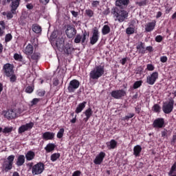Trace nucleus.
<instances>
[{"instance_id": "1", "label": "nucleus", "mask_w": 176, "mask_h": 176, "mask_svg": "<svg viewBox=\"0 0 176 176\" xmlns=\"http://www.w3.org/2000/svg\"><path fill=\"white\" fill-rule=\"evenodd\" d=\"M111 14H113L115 21L118 23H123L129 17V12L124 10H120L118 7L111 9Z\"/></svg>"}, {"instance_id": "2", "label": "nucleus", "mask_w": 176, "mask_h": 176, "mask_svg": "<svg viewBox=\"0 0 176 176\" xmlns=\"http://www.w3.org/2000/svg\"><path fill=\"white\" fill-rule=\"evenodd\" d=\"M105 74V68L103 65L96 66L89 73L91 79L97 80Z\"/></svg>"}, {"instance_id": "3", "label": "nucleus", "mask_w": 176, "mask_h": 176, "mask_svg": "<svg viewBox=\"0 0 176 176\" xmlns=\"http://www.w3.org/2000/svg\"><path fill=\"white\" fill-rule=\"evenodd\" d=\"M14 155H11L7 157V160H5L3 163V170L5 173L10 171L13 168V162L14 161Z\"/></svg>"}, {"instance_id": "4", "label": "nucleus", "mask_w": 176, "mask_h": 176, "mask_svg": "<svg viewBox=\"0 0 176 176\" xmlns=\"http://www.w3.org/2000/svg\"><path fill=\"white\" fill-rule=\"evenodd\" d=\"M45 171V164L38 162L34 165L32 168V175H39Z\"/></svg>"}, {"instance_id": "5", "label": "nucleus", "mask_w": 176, "mask_h": 176, "mask_svg": "<svg viewBox=\"0 0 176 176\" xmlns=\"http://www.w3.org/2000/svg\"><path fill=\"white\" fill-rule=\"evenodd\" d=\"M80 86V82L76 79L71 80L67 87V90L69 93H75V91L79 89Z\"/></svg>"}, {"instance_id": "6", "label": "nucleus", "mask_w": 176, "mask_h": 176, "mask_svg": "<svg viewBox=\"0 0 176 176\" xmlns=\"http://www.w3.org/2000/svg\"><path fill=\"white\" fill-rule=\"evenodd\" d=\"M126 94L127 93L124 89L114 90L111 93V97H113V98H116V100H120L122 97H124Z\"/></svg>"}, {"instance_id": "7", "label": "nucleus", "mask_w": 176, "mask_h": 176, "mask_svg": "<svg viewBox=\"0 0 176 176\" xmlns=\"http://www.w3.org/2000/svg\"><path fill=\"white\" fill-rule=\"evenodd\" d=\"M159 78V73L157 72H153L151 74L147 76L146 83L148 85H153L156 82V80Z\"/></svg>"}, {"instance_id": "8", "label": "nucleus", "mask_w": 176, "mask_h": 176, "mask_svg": "<svg viewBox=\"0 0 176 176\" xmlns=\"http://www.w3.org/2000/svg\"><path fill=\"white\" fill-rule=\"evenodd\" d=\"M100 38V32H98V28H94L92 32V36L90 38L91 45H96L98 42Z\"/></svg>"}, {"instance_id": "9", "label": "nucleus", "mask_w": 176, "mask_h": 176, "mask_svg": "<svg viewBox=\"0 0 176 176\" xmlns=\"http://www.w3.org/2000/svg\"><path fill=\"white\" fill-rule=\"evenodd\" d=\"M174 109V100H171L168 103H165L162 107L164 113H171Z\"/></svg>"}, {"instance_id": "10", "label": "nucleus", "mask_w": 176, "mask_h": 176, "mask_svg": "<svg viewBox=\"0 0 176 176\" xmlns=\"http://www.w3.org/2000/svg\"><path fill=\"white\" fill-rule=\"evenodd\" d=\"M13 65L10 63H6L3 67V71L6 76H10L12 74H14V70H13Z\"/></svg>"}, {"instance_id": "11", "label": "nucleus", "mask_w": 176, "mask_h": 176, "mask_svg": "<svg viewBox=\"0 0 176 176\" xmlns=\"http://www.w3.org/2000/svg\"><path fill=\"white\" fill-rule=\"evenodd\" d=\"M34 122H30L29 123L21 126L18 129L19 134H23V133H25V131L31 130V129L34 127Z\"/></svg>"}, {"instance_id": "12", "label": "nucleus", "mask_w": 176, "mask_h": 176, "mask_svg": "<svg viewBox=\"0 0 176 176\" xmlns=\"http://www.w3.org/2000/svg\"><path fill=\"white\" fill-rule=\"evenodd\" d=\"M89 38V34H87V32L85 31L82 34V36L80 34H77L76 36V38L74 39V43H85L86 42V39Z\"/></svg>"}, {"instance_id": "13", "label": "nucleus", "mask_w": 176, "mask_h": 176, "mask_svg": "<svg viewBox=\"0 0 176 176\" xmlns=\"http://www.w3.org/2000/svg\"><path fill=\"white\" fill-rule=\"evenodd\" d=\"M7 3H10L11 12L13 14H16V10L17 8L20 6V0H5Z\"/></svg>"}, {"instance_id": "14", "label": "nucleus", "mask_w": 176, "mask_h": 176, "mask_svg": "<svg viewBox=\"0 0 176 176\" xmlns=\"http://www.w3.org/2000/svg\"><path fill=\"white\" fill-rule=\"evenodd\" d=\"M66 35L67 38H69L70 39L74 38L76 35V29L72 26H67V28L65 31Z\"/></svg>"}, {"instance_id": "15", "label": "nucleus", "mask_w": 176, "mask_h": 176, "mask_svg": "<svg viewBox=\"0 0 176 176\" xmlns=\"http://www.w3.org/2000/svg\"><path fill=\"white\" fill-rule=\"evenodd\" d=\"M3 113L6 119H15V118H17L16 110H8L7 111H3Z\"/></svg>"}, {"instance_id": "16", "label": "nucleus", "mask_w": 176, "mask_h": 176, "mask_svg": "<svg viewBox=\"0 0 176 176\" xmlns=\"http://www.w3.org/2000/svg\"><path fill=\"white\" fill-rule=\"evenodd\" d=\"M163 126H164V119L163 118H157L153 123V126L155 129H162Z\"/></svg>"}, {"instance_id": "17", "label": "nucleus", "mask_w": 176, "mask_h": 176, "mask_svg": "<svg viewBox=\"0 0 176 176\" xmlns=\"http://www.w3.org/2000/svg\"><path fill=\"white\" fill-rule=\"evenodd\" d=\"M104 157H105V153L100 152L99 155H98L95 160H94V163L95 164H101L104 160Z\"/></svg>"}, {"instance_id": "18", "label": "nucleus", "mask_w": 176, "mask_h": 176, "mask_svg": "<svg viewBox=\"0 0 176 176\" xmlns=\"http://www.w3.org/2000/svg\"><path fill=\"white\" fill-rule=\"evenodd\" d=\"M130 2V0H116V6H118V8H121L123 9V8H126L127 5H129Z\"/></svg>"}, {"instance_id": "19", "label": "nucleus", "mask_w": 176, "mask_h": 176, "mask_svg": "<svg viewBox=\"0 0 176 176\" xmlns=\"http://www.w3.org/2000/svg\"><path fill=\"white\" fill-rule=\"evenodd\" d=\"M155 25H156L155 21L148 23L145 26V31H146V32H151V31H153V30H155Z\"/></svg>"}, {"instance_id": "20", "label": "nucleus", "mask_w": 176, "mask_h": 176, "mask_svg": "<svg viewBox=\"0 0 176 176\" xmlns=\"http://www.w3.org/2000/svg\"><path fill=\"white\" fill-rule=\"evenodd\" d=\"M23 53L27 56H31L34 53V46L31 44H28L23 50Z\"/></svg>"}, {"instance_id": "21", "label": "nucleus", "mask_w": 176, "mask_h": 176, "mask_svg": "<svg viewBox=\"0 0 176 176\" xmlns=\"http://www.w3.org/2000/svg\"><path fill=\"white\" fill-rule=\"evenodd\" d=\"M84 115H85L86 118L83 119L84 122H87L93 116V110L91 108H88L85 112H83Z\"/></svg>"}, {"instance_id": "22", "label": "nucleus", "mask_w": 176, "mask_h": 176, "mask_svg": "<svg viewBox=\"0 0 176 176\" xmlns=\"http://www.w3.org/2000/svg\"><path fill=\"white\" fill-rule=\"evenodd\" d=\"M24 163H25V157L23 155H19L17 157L16 162L17 167H21V166H23Z\"/></svg>"}, {"instance_id": "23", "label": "nucleus", "mask_w": 176, "mask_h": 176, "mask_svg": "<svg viewBox=\"0 0 176 176\" xmlns=\"http://www.w3.org/2000/svg\"><path fill=\"white\" fill-rule=\"evenodd\" d=\"M54 135L55 134L53 132H45L43 133V139L49 141V140H53Z\"/></svg>"}, {"instance_id": "24", "label": "nucleus", "mask_w": 176, "mask_h": 176, "mask_svg": "<svg viewBox=\"0 0 176 176\" xmlns=\"http://www.w3.org/2000/svg\"><path fill=\"white\" fill-rule=\"evenodd\" d=\"M87 104V102H82L78 104V105L77 106V107L75 110V113H80V112H82V111H83V109H85V108H86Z\"/></svg>"}, {"instance_id": "25", "label": "nucleus", "mask_w": 176, "mask_h": 176, "mask_svg": "<svg viewBox=\"0 0 176 176\" xmlns=\"http://www.w3.org/2000/svg\"><path fill=\"white\" fill-rule=\"evenodd\" d=\"M63 52L65 53V54H71L72 52H74V47H72V45L69 43L66 44L63 49Z\"/></svg>"}, {"instance_id": "26", "label": "nucleus", "mask_w": 176, "mask_h": 176, "mask_svg": "<svg viewBox=\"0 0 176 176\" xmlns=\"http://www.w3.org/2000/svg\"><path fill=\"white\" fill-rule=\"evenodd\" d=\"M55 45H56L57 49H58L59 50H61L63 49V47L64 46V38H58L56 39Z\"/></svg>"}, {"instance_id": "27", "label": "nucleus", "mask_w": 176, "mask_h": 176, "mask_svg": "<svg viewBox=\"0 0 176 176\" xmlns=\"http://www.w3.org/2000/svg\"><path fill=\"white\" fill-rule=\"evenodd\" d=\"M108 149H115L118 145V142L115 140H111L110 142L106 143Z\"/></svg>"}, {"instance_id": "28", "label": "nucleus", "mask_w": 176, "mask_h": 176, "mask_svg": "<svg viewBox=\"0 0 176 176\" xmlns=\"http://www.w3.org/2000/svg\"><path fill=\"white\" fill-rule=\"evenodd\" d=\"M136 48H137V50H138L139 54H144V53H145V46L144 45L142 42H140L138 44Z\"/></svg>"}, {"instance_id": "29", "label": "nucleus", "mask_w": 176, "mask_h": 176, "mask_svg": "<svg viewBox=\"0 0 176 176\" xmlns=\"http://www.w3.org/2000/svg\"><path fill=\"white\" fill-rule=\"evenodd\" d=\"M34 157H35V153L32 151H29L25 154V158H26V160H28V162L34 160Z\"/></svg>"}, {"instance_id": "30", "label": "nucleus", "mask_w": 176, "mask_h": 176, "mask_svg": "<svg viewBox=\"0 0 176 176\" xmlns=\"http://www.w3.org/2000/svg\"><path fill=\"white\" fill-rule=\"evenodd\" d=\"M141 151H142V148L140 145H136L133 148V155L135 157H138L140 156V153H141Z\"/></svg>"}, {"instance_id": "31", "label": "nucleus", "mask_w": 176, "mask_h": 176, "mask_svg": "<svg viewBox=\"0 0 176 176\" xmlns=\"http://www.w3.org/2000/svg\"><path fill=\"white\" fill-rule=\"evenodd\" d=\"M32 30L35 34H41L42 32V28L38 24L32 25Z\"/></svg>"}, {"instance_id": "32", "label": "nucleus", "mask_w": 176, "mask_h": 176, "mask_svg": "<svg viewBox=\"0 0 176 176\" xmlns=\"http://www.w3.org/2000/svg\"><path fill=\"white\" fill-rule=\"evenodd\" d=\"M55 148L56 146L54 145V144L50 143L45 147V150L49 153L50 152H52V151H54Z\"/></svg>"}, {"instance_id": "33", "label": "nucleus", "mask_w": 176, "mask_h": 176, "mask_svg": "<svg viewBox=\"0 0 176 176\" xmlns=\"http://www.w3.org/2000/svg\"><path fill=\"white\" fill-rule=\"evenodd\" d=\"M111 32V28L108 25H104L102 29V35H107Z\"/></svg>"}, {"instance_id": "34", "label": "nucleus", "mask_w": 176, "mask_h": 176, "mask_svg": "<svg viewBox=\"0 0 176 176\" xmlns=\"http://www.w3.org/2000/svg\"><path fill=\"white\" fill-rule=\"evenodd\" d=\"M175 171H176V162L171 166V168L168 172V175L169 176H176Z\"/></svg>"}, {"instance_id": "35", "label": "nucleus", "mask_w": 176, "mask_h": 176, "mask_svg": "<svg viewBox=\"0 0 176 176\" xmlns=\"http://www.w3.org/2000/svg\"><path fill=\"white\" fill-rule=\"evenodd\" d=\"M32 60H34V61H38L39 58H41V54L39 53H34L31 56Z\"/></svg>"}, {"instance_id": "36", "label": "nucleus", "mask_w": 176, "mask_h": 176, "mask_svg": "<svg viewBox=\"0 0 176 176\" xmlns=\"http://www.w3.org/2000/svg\"><path fill=\"white\" fill-rule=\"evenodd\" d=\"M60 156V153H58L52 154L51 155V161L56 162V160H57V159H59Z\"/></svg>"}, {"instance_id": "37", "label": "nucleus", "mask_w": 176, "mask_h": 176, "mask_svg": "<svg viewBox=\"0 0 176 176\" xmlns=\"http://www.w3.org/2000/svg\"><path fill=\"white\" fill-rule=\"evenodd\" d=\"M3 133H4L5 134H8L9 133H12V131H13V128L12 126H7L5 127L2 131Z\"/></svg>"}, {"instance_id": "38", "label": "nucleus", "mask_w": 176, "mask_h": 176, "mask_svg": "<svg viewBox=\"0 0 176 176\" xmlns=\"http://www.w3.org/2000/svg\"><path fill=\"white\" fill-rule=\"evenodd\" d=\"M8 78H10V81L12 83H14V82H16V80H17V76H16V75L14 74V73H13L12 74H11L10 76H7Z\"/></svg>"}, {"instance_id": "39", "label": "nucleus", "mask_w": 176, "mask_h": 176, "mask_svg": "<svg viewBox=\"0 0 176 176\" xmlns=\"http://www.w3.org/2000/svg\"><path fill=\"white\" fill-rule=\"evenodd\" d=\"M64 131H65L64 128H61L56 135L57 138H63V136L64 135Z\"/></svg>"}, {"instance_id": "40", "label": "nucleus", "mask_w": 176, "mask_h": 176, "mask_svg": "<svg viewBox=\"0 0 176 176\" xmlns=\"http://www.w3.org/2000/svg\"><path fill=\"white\" fill-rule=\"evenodd\" d=\"M142 85V80L136 81L133 84V89H138Z\"/></svg>"}, {"instance_id": "41", "label": "nucleus", "mask_w": 176, "mask_h": 176, "mask_svg": "<svg viewBox=\"0 0 176 176\" xmlns=\"http://www.w3.org/2000/svg\"><path fill=\"white\" fill-rule=\"evenodd\" d=\"M135 31V30L134 29V28H128L126 30L127 35H131L132 34H134Z\"/></svg>"}, {"instance_id": "42", "label": "nucleus", "mask_w": 176, "mask_h": 176, "mask_svg": "<svg viewBox=\"0 0 176 176\" xmlns=\"http://www.w3.org/2000/svg\"><path fill=\"white\" fill-rule=\"evenodd\" d=\"M13 38V36L11 34H7L5 36V42H10L11 39Z\"/></svg>"}, {"instance_id": "43", "label": "nucleus", "mask_w": 176, "mask_h": 176, "mask_svg": "<svg viewBox=\"0 0 176 176\" xmlns=\"http://www.w3.org/2000/svg\"><path fill=\"white\" fill-rule=\"evenodd\" d=\"M45 94H46V91L43 89H38L37 91V96H38V97H43Z\"/></svg>"}, {"instance_id": "44", "label": "nucleus", "mask_w": 176, "mask_h": 176, "mask_svg": "<svg viewBox=\"0 0 176 176\" xmlns=\"http://www.w3.org/2000/svg\"><path fill=\"white\" fill-rule=\"evenodd\" d=\"M160 106L157 104H154V106L153 107V111L154 112H160Z\"/></svg>"}, {"instance_id": "45", "label": "nucleus", "mask_w": 176, "mask_h": 176, "mask_svg": "<svg viewBox=\"0 0 176 176\" xmlns=\"http://www.w3.org/2000/svg\"><path fill=\"white\" fill-rule=\"evenodd\" d=\"M85 13L87 14V16H88V17H93L94 12H93V10L89 9V10H85Z\"/></svg>"}, {"instance_id": "46", "label": "nucleus", "mask_w": 176, "mask_h": 176, "mask_svg": "<svg viewBox=\"0 0 176 176\" xmlns=\"http://www.w3.org/2000/svg\"><path fill=\"white\" fill-rule=\"evenodd\" d=\"M57 34H58V32L57 31H54L51 36H50V39L51 41H54V39H56V38H57Z\"/></svg>"}, {"instance_id": "47", "label": "nucleus", "mask_w": 176, "mask_h": 176, "mask_svg": "<svg viewBox=\"0 0 176 176\" xmlns=\"http://www.w3.org/2000/svg\"><path fill=\"white\" fill-rule=\"evenodd\" d=\"M25 91H26V93L31 94V93H32V91H34V87H32V86L27 87L25 89Z\"/></svg>"}, {"instance_id": "48", "label": "nucleus", "mask_w": 176, "mask_h": 176, "mask_svg": "<svg viewBox=\"0 0 176 176\" xmlns=\"http://www.w3.org/2000/svg\"><path fill=\"white\" fill-rule=\"evenodd\" d=\"M134 113H129L127 116H126L125 117H124V120H129V119H131V118H134Z\"/></svg>"}, {"instance_id": "49", "label": "nucleus", "mask_w": 176, "mask_h": 176, "mask_svg": "<svg viewBox=\"0 0 176 176\" xmlns=\"http://www.w3.org/2000/svg\"><path fill=\"white\" fill-rule=\"evenodd\" d=\"M91 6L92 8H97V6H100V1H93Z\"/></svg>"}, {"instance_id": "50", "label": "nucleus", "mask_w": 176, "mask_h": 176, "mask_svg": "<svg viewBox=\"0 0 176 176\" xmlns=\"http://www.w3.org/2000/svg\"><path fill=\"white\" fill-rule=\"evenodd\" d=\"M14 60H18L19 61H21V60H23V56H21V55H20L19 54H15L14 55Z\"/></svg>"}, {"instance_id": "51", "label": "nucleus", "mask_w": 176, "mask_h": 176, "mask_svg": "<svg viewBox=\"0 0 176 176\" xmlns=\"http://www.w3.org/2000/svg\"><path fill=\"white\" fill-rule=\"evenodd\" d=\"M155 69V67L152 64H148L146 66L147 71H153Z\"/></svg>"}, {"instance_id": "52", "label": "nucleus", "mask_w": 176, "mask_h": 176, "mask_svg": "<svg viewBox=\"0 0 176 176\" xmlns=\"http://www.w3.org/2000/svg\"><path fill=\"white\" fill-rule=\"evenodd\" d=\"M136 5H138V6H146V0H144L142 1L137 2Z\"/></svg>"}, {"instance_id": "53", "label": "nucleus", "mask_w": 176, "mask_h": 176, "mask_svg": "<svg viewBox=\"0 0 176 176\" xmlns=\"http://www.w3.org/2000/svg\"><path fill=\"white\" fill-rule=\"evenodd\" d=\"M163 41V36H160V35H158L155 37V41L156 42H158V43H160Z\"/></svg>"}, {"instance_id": "54", "label": "nucleus", "mask_w": 176, "mask_h": 176, "mask_svg": "<svg viewBox=\"0 0 176 176\" xmlns=\"http://www.w3.org/2000/svg\"><path fill=\"white\" fill-rule=\"evenodd\" d=\"M41 101V99L40 98H34L32 100V105H36V104Z\"/></svg>"}, {"instance_id": "55", "label": "nucleus", "mask_w": 176, "mask_h": 176, "mask_svg": "<svg viewBox=\"0 0 176 176\" xmlns=\"http://www.w3.org/2000/svg\"><path fill=\"white\" fill-rule=\"evenodd\" d=\"M13 14H14L12 12V10H11L10 12H7V19H13Z\"/></svg>"}, {"instance_id": "56", "label": "nucleus", "mask_w": 176, "mask_h": 176, "mask_svg": "<svg viewBox=\"0 0 176 176\" xmlns=\"http://www.w3.org/2000/svg\"><path fill=\"white\" fill-rule=\"evenodd\" d=\"M161 63H167V56H163L160 58Z\"/></svg>"}, {"instance_id": "57", "label": "nucleus", "mask_w": 176, "mask_h": 176, "mask_svg": "<svg viewBox=\"0 0 176 176\" xmlns=\"http://www.w3.org/2000/svg\"><path fill=\"white\" fill-rule=\"evenodd\" d=\"M0 25L1 26V30H5V28H6V24L3 21H0Z\"/></svg>"}, {"instance_id": "58", "label": "nucleus", "mask_w": 176, "mask_h": 176, "mask_svg": "<svg viewBox=\"0 0 176 176\" xmlns=\"http://www.w3.org/2000/svg\"><path fill=\"white\" fill-rule=\"evenodd\" d=\"M40 3H43V5H47L50 0H39Z\"/></svg>"}, {"instance_id": "59", "label": "nucleus", "mask_w": 176, "mask_h": 176, "mask_svg": "<svg viewBox=\"0 0 176 176\" xmlns=\"http://www.w3.org/2000/svg\"><path fill=\"white\" fill-rule=\"evenodd\" d=\"M80 170H76L73 173L72 176H80Z\"/></svg>"}, {"instance_id": "60", "label": "nucleus", "mask_w": 176, "mask_h": 176, "mask_svg": "<svg viewBox=\"0 0 176 176\" xmlns=\"http://www.w3.org/2000/svg\"><path fill=\"white\" fill-rule=\"evenodd\" d=\"M71 13H72V16H74V17H78V12L72 10Z\"/></svg>"}, {"instance_id": "61", "label": "nucleus", "mask_w": 176, "mask_h": 176, "mask_svg": "<svg viewBox=\"0 0 176 176\" xmlns=\"http://www.w3.org/2000/svg\"><path fill=\"white\" fill-rule=\"evenodd\" d=\"M126 61H127V58H122V59L121 60V64H122V65H124V64H126Z\"/></svg>"}, {"instance_id": "62", "label": "nucleus", "mask_w": 176, "mask_h": 176, "mask_svg": "<svg viewBox=\"0 0 176 176\" xmlns=\"http://www.w3.org/2000/svg\"><path fill=\"white\" fill-rule=\"evenodd\" d=\"M146 50H148V52H153V47H152V46L146 47Z\"/></svg>"}, {"instance_id": "63", "label": "nucleus", "mask_w": 176, "mask_h": 176, "mask_svg": "<svg viewBox=\"0 0 176 176\" xmlns=\"http://www.w3.org/2000/svg\"><path fill=\"white\" fill-rule=\"evenodd\" d=\"M135 112L136 113H140V112H141V107H135Z\"/></svg>"}, {"instance_id": "64", "label": "nucleus", "mask_w": 176, "mask_h": 176, "mask_svg": "<svg viewBox=\"0 0 176 176\" xmlns=\"http://www.w3.org/2000/svg\"><path fill=\"white\" fill-rule=\"evenodd\" d=\"M162 137H167V131H162Z\"/></svg>"}]
</instances>
